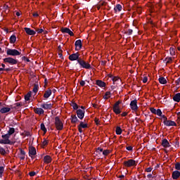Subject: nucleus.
<instances>
[{
    "label": "nucleus",
    "mask_w": 180,
    "mask_h": 180,
    "mask_svg": "<svg viewBox=\"0 0 180 180\" xmlns=\"http://www.w3.org/2000/svg\"><path fill=\"white\" fill-rule=\"evenodd\" d=\"M14 133H15V128L9 127V129L7 134L1 135L4 144H9L10 146H12L14 144L13 141H11L9 140V139H11V136H12V134H13Z\"/></svg>",
    "instance_id": "1"
},
{
    "label": "nucleus",
    "mask_w": 180,
    "mask_h": 180,
    "mask_svg": "<svg viewBox=\"0 0 180 180\" xmlns=\"http://www.w3.org/2000/svg\"><path fill=\"white\" fill-rule=\"evenodd\" d=\"M78 64L80 68H85L86 70H91V68H92L91 64L84 60L82 58H80V59L77 60V63L75 64V65H78Z\"/></svg>",
    "instance_id": "2"
},
{
    "label": "nucleus",
    "mask_w": 180,
    "mask_h": 180,
    "mask_svg": "<svg viewBox=\"0 0 180 180\" xmlns=\"http://www.w3.org/2000/svg\"><path fill=\"white\" fill-rule=\"evenodd\" d=\"M120 103H122V101L119 100L113 105V112L115 115H120L122 113V108L119 106Z\"/></svg>",
    "instance_id": "3"
},
{
    "label": "nucleus",
    "mask_w": 180,
    "mask_h": 180,
    "mask_svg": "<svg viewBox=\"0 0 180 180\" xmlns=\"http://www.w3.org/2000/svg\"><path fill=\"white\" fill-rule=\"evenodd\" d=\"M55 125L57 130H63V129H64V124H63V122L60 120V117H55Z\"/></svg>",
    "instance_id": "4"
},
{
    "label": "nucleus",
    "mask_w": 180,
    "mask_h": 180,
    "mask_svg": "<svg viewBox=\"0 0 180 180\" xmlns=\"http://www.w3.org/2000/svg\"><path fill=\"white\" fill-rule=\"evenodd\" d=\"M124 165L127 168H130L131 167H136V165H137V163L136 162V160L131 159L124 161Z\"/></svg>",
    "instance_id": "5"
},
{
    "label": "nucleus",
    "mask_w": 180,
    "mask_h": 180,
    "mask_svg": "<svg viewBox=\"0 0 180 180\" xmlns=\"http://www.w3.org/2000/svg\"><path fill=\"white\" fill-rule=\"evenodd\" d=\"M6 54L7 56H20V52H19V51L16 49H8L6 51Z\"/></svg>",
    "instance_id": "6"
},
{
    "label": "nucleus",
    "mask_w": 180,
    "mask_h": 180,
    "mask_svg": "<svg viewBox=\"0 0 180 180\" xmlns=\"http://www.w3.org/2000/svg\"><path fill=\"white\" fill-rule=\"evenodd\" d=\"M80 59H81V57H79V53L78 52L72 53L69 56V60L70 61H77V63H78V60Z\"/></svg>",
    "instance_id": "7"
},
{
    "label": "nucleus",
    "mask_w": 180,
    "mask_h": 180,
    "mask_svg": "<svg viewBox=\"0 0 180 180\" xmlns=\"http://www.w3.org/2000/svg\"><path fill=\"white\" fill-rule=\"evenodd\" d=\"M4 63H8V64H11V65H15L18 64V60L8 57L4 59Z\"/></svg>",
    "instance_id": "8"
},
{
    "label": "nucleus",
    "mask_w": 180,
    "mask_h": 180,
    "mask_svg": "<svg viewBox=\"0 0 180 180\" xmlns=\"http://www.w3.org/2000/svg\"><path fill=\"white\" fill-rule=\"evenodd\" d=\"M36 154H37V153L36 152V148H34L33 146H30L29 147V155L31 157L32 160H33L34 158V157H33V155H36Z\"/></svg>",
    "instance_id": "9"
},
{
    "label": "nucleus",
    "mask_w": 180,
    "mask_h": 180,
    "mask_svg": "<svg viewBox=\"0 0 180 180\" xmlns=\"http://www.w3.org/2000/svg\"><path fill=\"white\" fill-rule=\"evenodd\" d=\"M75 51H79L82 49V41L81 39H78L75 43Z\"/></svg>",
    "instance_id": "10"
},
{
    "label": "nucleus",
    "mask_w": 180,
    "mask_h": 180,
    "mask_svg": "<svg viewBox=\"0 0 180 180\" xmlns=\"http://www.w3.org/2000/svg\"><path fill=\"white\" fill-rule=\"evenodd\" d=\"M76 113H77V117L79 119H80L81 120H82V119H84V117L85 116V110L79 109L77 110Z\"/></svg>",
    "instance_id": "11"
},
{
    "label": "nucleus",
    "mask_w": 180,
    "mask_h": 180,
    "mask_svg": "<svg viewBox=\"0 0 180 180\" xmlns=\"http://www.w3.org/2000/svg\"><path fill=\"white\" fill-rule=\"evenodd\" d=\"M130 108L132 110H137L139 109V107L137 106V100H133L130 103Z\"/></svg>",
    "instance_id": "12"
},
{
    "label": "nucleus",
    "mask_w": 180,
    "mask_h": 180,
    "mask_svg": "<svg viewBox=\"0 0 180 180\" xmlns=\"http://www.w3.org/2000/svg\"><path fill=\"white\" fill-rule=\"evenodd\" d=\"M60 31L62 33H67L68 34H70V36H74V32L70 30L68 27H63L61 28Z\"/></svg>",
    "instance_id": "13"
},
{
    "label": "nucleus",
    "mask_w": 180,
    "mask_h": 180,
    "mask_svg": "<svg viewBox=\"0 0 180 180\" xmlns=\"http://www.w3.org/2000/svg\"><path fill=\"white\" fill-rule=\"evenodd\" d=\"M163 123H164L165 126H167V127L176 126V123L172 120H166L165 121H163Z\"/></svg>",
    "instance_id": "14"
},
{
    "label": "nucleus",
    "mask_w": 180,
    "mask_h": 180,
    "mask_svg": "<svg viewBox=\"0 0 180 180\" xmlns=\"http://www.w3.org/2000/svg\"><path fill=\"white\" fill-rule=\"evenodd\" d=\"M25 32L27 34H29L30 36H34L36 34V31L29 28V27H25L24 28Z\"/></svg>",
    "instance_id": "15"
},
{
    "label": "nucleus",
    "mask_w": 180,
    "mask_h": 180,
    "mask_svg": "<svg viewBox=\"0 0 180 180\" xmlns=\"http://www.w3.org/2000/svg\"><path fill=\"white\" fill-rule=\"evenodd\" d=\"M120 84H122V79H120V77L114 76L113 77V84L116 85V86H117V85H120Z\"/></svg>",
    "instance_id": "16"
},
{
    "label": "nucleus",
    "mask_w": 180,
    "mask_h": 180,
    "mask_svg": "<svg viewBox=\"0 0 180 180\" xmlns=\"http://www.w3.org/2000/svg\"><path fill=\"white\" fill-rule=\"evenodd\" d=\"M51 94H53V92L51 91V89H48L46 91H45L44 94V98L45 99H49V98H50V96H51Z\"/></svg>",
    "instance_id": "17"
},
{
    "label": "nucleus",
    "mask_w": 180,
    "mask_h": 180,
    "mask_svg": "<svg viewBox=\"0 0 180 180\" xmlns=\"http://www.w3.org/2000/svg\"><path fill=\"white\" fill-rule=\"evenodd\" d=\"M41 108H42V109H44L45 110H47L49 109L50 110V109H51V108H53V104L43 103L41 105Z\"/></svg>",
    "instance_id": "18"
},
{
    "label": "nucleus",
    "mask_w": 180,
    "mask_h": 180,
    "mask_svg": "<svg viewBox=\"0 0 180 180\" xmlns=\"http://www.w3.org/2000/svg\"><path fill=\"white\" fill-rule=\"evenodd\" d=\"M162 146L165 148H169V147H171V145H169V142L165 139L162 141Z\"/></svg>",
    "instance_id": "19"
},
{
    "label": "nucleus",
    "mask_w": 180,
    "mask_h": 180,
    "mask_svg": "<svg viewBox=\"0 0 180 180\" xmlns=\"http://www.w3.org/2000/svg\"><path fill=\"white\" fill-rule=\"evenodd\" d=\"M172 176L174 179H178L180 176V172L178 170L174 171L172 174Z\"/></svg>",
    "instance_id": "20"
},
{
    "label": "nucleus",
    "mask_w": 180,
    "mask_h": 180,
    "mask_svg": "<svg viewBox=\"0 0 180 180\" xmlns=\"http://www.w3.org/2000/svg\"><path fill=\"white\" fill-rule=\"evenodd\" d=\"M96 85H98V86H100V88H103L106 86V83H105L102 80H96Z\"/></svg>",
    "instance_id": "21"
},
{
    "label": "nucleus",
    "mask_w": 180,
    "mask_h": 180,
    "mask_svg": "<svg viewBox=\"0 0 180 180\" xmlns=\"http://www.w3.org/2000/svg\"><path fill=\"white\" fill-rule=\"evenodd\" d=\"M34 112L37 113V115H44V110H43L41 108H35Z\"/></svg>",
    "instance_id": "22"
},
{
    "label": "nucleus",
    "mask_w": 180,
    "mask_h": 180,
    "mask_svg": "<svg viewBox=\"0 0 180 180\" xmlns=\"http://www.w3.org/2000/svg\"><path fill=\"white\" fill-rule=\"evenodd\" d=\"M122 5L120 4H117L115 8H114V11L115 13H118L119 12H122Z\"/></svg>",
    "instance_id": "23"
},
{
    "label": "nucleus",
    "mask_w": 180,
    "mask_h": 180,
    "mask_svg": "<svg viewBox=\"0 0 180 180\" xmlns=\"http://www.w3.org/2000/svg\"><path fill=\"white\" fill-rule=\"evenodd\" d=\"M52 159H51V156L50 155H46L44 158V162H45V164H50V162H51Z\"/></svg>",
    "instance_id": "24"
},
{
    "label": "nucleus",
    "mask_w": 180,
    "mask_h": 180,
    "mask_svg": "<svg viewBox=\"0 0 180 180\" xmlns=\"http://www.w3.org/2000/svg\"><path fill=\"white\" fill-rule=\"evenodd\" d=\"M11 112V108H8V107H4L0 109V112L1 113H8Z\"/></svg>",
    "instance_id": "25"
},
{
    "label": "nucleus",
    "mask_w": 180,
    "mask_h": 180,
    "mask_svg": "<svg viewBox=\"0 0 180 180\" xmlns=\"http://www.w3.org/2000/svg\"><path fill=\"white\" fill-rule=\"evenodd\" d=\"M10 43L11 44H15L16 43V35L13 34L10 37Z\"/></svg>",
    "instance_id": "26"
},
{
    "label": "nucleus",
    "mask_w": 180,
    "mask_h": 180,
    "mask_svg": "<svg viewBox=\"0 0 180 180\" xmlns=\"http://www.w3.org/2000/svg\"><path fill=\"white\" fill-rule=\"evenodd\" d=\"M173 101H174V102L180 101V93H177L174 95V96L173 97Z\"/></svg>",
    "instance_id": "27"
},
{
    "label": "nucleus",
    "mask_w": 180,
    "mask_h": 180,
    "mask_svg": "<svg viewBox=\"0 0 180 180\" xmlns=\"http://www.w3.org/2000/svg\"><path fill=\"white\" fill-rule=\"evenodd\" d=\"M77 122H80L77 115H71V123H77Z\"/></svg>",
    "instance_id": "28"
},
{
    "label": "nucleus",
    "mask_w": 180,
    "mask_h": 180,
    "mask_svg": "<svg viewBox=\"0 0 180 180\" xmlns=\"http://www.w3.org/2000/svg\"><path fill=\"white\" fill-rule=\"evenodd\" d=\"M123 130L122 129V128L119 126L116 127L115 129V133L116 134H117L118 136H120V134H122Z\"/></svg>",
    "instance_id": "29"
},
{
    "label": "nucleus",
    "mask_w": 180,
    "mask_h": 180,
    "mask_svg": "<svg viewBox=\"0 0 180 180\" xmlns=\"http://www.w3.org/2000/svg\"><path fill=\"white\" fill-rule=\"evenodd\" d=\"M79 123H80L79 124V127H81L82 129H88V124L87 123L84 124V122H82V121H80Z\"/></svg>",
    "instance_id": "30"
},
{
    "label": "nucleus",
    "mask_w": 180,
    "mask_h": 180,
    "mask_svg": "<svg viewBox=\"0 0 180 180\" xmlns=\"http://www.w3.org/2000/svg\"><path fill=\"white\" fill-rule=\"evenodd\" d=\"M159 82L160 84H167V79L164 77H161L159 78Z\"/></svg>",
    "instance_id": "31"
},
{
    "label": "nucleus",
    "mask_w": 180,
    "mask_h": 180,
    "mask_svg": "<svg viewBox=\"0 0 180 180\" xmlns=\"http://www.w3.org/2000/svg\"><path fill=\"white\" fill-rule=\"evenodd\" d=\"M32 91L34 92V94H37V92L39 91V83L34 85Z\"/></svg>",
    "instance_id": "32"
},
{
    "label": "nucleus",
    "mask_w": 180,
    "mask_h": 180,
    "mask_svg": "<svg viewBox=\"0 0 180 180\" xmlns=\"http://www.w3.org/2000/svg\"><path fill=\"white\" fill-rule=\"evenodd\" d=\"M40 127H41V130H42L44 134H46L47 133V129L46 128V126L44 125V124L41 123L40 125Z\"/></svg>",
    "instance_id": "33"
},
{
    "label": "nucleus",
    "mask_w": 180,
    "mask_h": 180,
    "mask_svg": "<svg viewBox=\"0 0 180 180\" xmlns=\"http://www.w3.org/2000/svg\"><path fill=\"white\" fill-rule=\"evenodd\" d=\"M32 96V91L28 92L25 96V99L26 101H30V97Z\"/></svg>",
    "instance_id": "34"
},
{
    "label": "nucleus",
    "mask_w": 180,
    "mask_h": 180,
    "mask_svg": "<svg viewBox=\"0 0 180 180\" xmlns=\"http://www.w3.org/2000/svg\"><path fill=\"white\" fill-rule=\"evenodd\" d=\"M164 61H166V64H169V63H172V58L167 57Z\"/></svg>",
    "instance_id": "35"
},
{
    "label": "nucleus",
    "mask_w": 180,
    "mask_h": 180,
    "mask_svg": "<svg viewBox=\"0 0 180 180\" xmlns=\"http://www.w3.org/2000/svg\"><path fill=\"white\" fill-rule=\"evenodd\" d=\"M0 154L1 155H6V150L3 147L0 146Z\"/></svg>",
    "instance_id": "36"
},
{
    "label": "nucleus",
    "mask_w": 180,
    "mask_h": 180,
    "mask_svg": "<svg viewBox=\"0 0 180 180\" xmlns=\"http://www.w3.org/2000/svg\"><path fill=\"white\" fill-rule=\"evenodd\" d=\"M104 99H109L110 98V91L105 92V94L103 96Z\"/></svg>",
    "instance_id": "37"
},
{
    "label": "nucleus",
    "mask_w": 180,
    "mask_h": 180,
    "mask_svg": "<svg viewBox=\"0 0 180 180\" xmlns=\"http://www.w3.org/2000/svg\"><path fill=\"white\" fill-rule=\"evenodd\" d=\"M71 106L73 108V109L75 110H77V109H78V104H77L75 102H72V104H71Z\"/></svg>",
    "instance_id": "38"
},
{
    "label": "nucleus",
    "mask_w": 180,
    "mask_h": 180,
    "mask_svg": "<svg viewBox=\"0 0 180 180\" xmlns=\"http://www.w3.org/2000/svg\"><path fill=\"white\" fill-rule=\"evenodd\" d=\"M111 151L112 150H104L103 151V155H104V156L108 155V154H110Z\"/></svg>",
    "instance_id": "39"
},
{
    "label": "nucleus",
    "mask_w": 180,
    "mask_h": 180,
    "mask_svg": "<svg viewBox=\"0 0 180 180\" xmlns=\"http://www.w3.org/2000/svg\"><path fill=\"white\" fill-rule=\"evenodd\" d=\"M155 115H157L158 116H162V111H161V109H158L156 110V112Z\"/></svg>",
    "instance_id": "40"
},
{
    "label": "nucleus",
    "mask_w": 180,
    "mask_h": 180,
    "mask_svg": "<svg viewBox=\"0 0 180 180\" xmlns=\"http://www.w3.org/2000/svg\"><path fill=\"white\" fill-rule=\"evenodd\" d=\"M169 51L172 56H175V48L171 47Z\"/></svg>",
    "instance_id": "41"
},
{
    "label": "nucleus",
    "mask_w": 180,
    "mask_h": 180,
    "mask_svg": "<svg viewBox=\"0 0 180 180\" xmlns=\"http://www.w3.org/2000/svg\"><path fill=\"white\" fill-rule=\"evenodd\" d=\"M97 154H103V148H98L96 150Z\"/></svg>",
    "instance_id": "42"
},
{
    "label": "nucleus",
    "mask_w": 180,
    "mask_h": 180,
    "mask_svg": "<svg viewBox=\"0 0 180 180\" xmlns=\"http://www.w3.org/2000/svg\"><path fill=\"white\" fill-rule=\"evenodd\" d=\"M174 167L176 171H180V162H176L174 165Z\"/></svg>",
    "instance_id": "43"
},
{
    "label": "nucleus",
    "mask_w": 180,
    "mask_h": 180,
    "mask_svg": "<svg viewBox=\"0 0 180 180\" xmlns=\"http://www.w3.org/2000/svg\"><path fill=\"white\" fill-rule=\"evenodd\" d=\"M4 171H5V169L4 167H0V178H2V175L4 174Z\"/></svg>",
    "instance_id": "44"
},
{
    "label": "nucleus",
    "mask_w": 180,
    "mask_h": 180,
    "mask_svg": "<svg viewBox=\"0 0 180 180\" xmlns=\"http://www.w3.org/2000/svg\"><path fill=\"white\" fill-rule=\"evenodd\" d=\"M175 147H179V138L176 139V141L174 142Z\"/></svg>",
    "instance_id": "45"
},
{
    "label": "nucleus",
    "mask_w": 180,
    "mask_h": 180,
    "mask_svg": "<svg viewBox=\"0 0 180 180\" xmlns=\"http://www.w3.org/2000/svg\"><path fill=\"white\" fill-rule=\"evenodd\" d=\"M127 34H128V36H131V34H133V30L129 29L127 32Z\"/></svg>",
    "instance_id": "46"
},
{
    "label": "nucleus",
    "mask_w": 180,
    "mask_h": 180,
    "mask_svg": "<svg viewBox=\"0 0 180 180\" xmlns=\"http://www.w3.org/2000/svg\"><path fill=\"white\" fill-rule=\"evenodd\" d=\"M150 110L151 113H153V115H155V113L157 112V110L154 108H150Z\"/></svg>",
    "instance_id": "47"
},
{
    "label": "nucleus",
    "mask_w": 180,
    "mask_h": 180,
    "mask_svg": "<svg viewBox=\"0 0 180 180\" xmlns=\"http://www.w3.org/2000/svg\"><path fill=\"white\" fill-rule=\"evenodd\" d=\"M94 122H95V123H96V124L97 126H99L100 122H101V121H99V119L96 118V119L94 120Z\"/></svg>",
    "instance_id": "48"
},
{
    "label": "nucleus",
    "mask_w": 180,
    "mask_h": 180,
    "mask_svg": "<svg viewBox=\"0 0 180 180\" xmlns=\"http://www.w3.org/2000/svg\"><path fill=\"white\" fill-rule=\"evenodd\" d=\"M20 155H26V152H25L23 149L20 148Z\"/></svg>",
    "instance_id": "49"
},
{
    "label": "nucleus",
    "mask_w": 180,
    "mask_h": 180,
    "mask_svg": "<svg viewBox=\"0 0 180 180\" xmlns=\"http://www.w3.org/2000/svg\"><path fill=\"white\" fill-rule=\"evenodd\" d=\"M160 117H162L163 122H166V120H168V118L165 115H162Z\"/></svg>",
    "instance_id": "50"
},
{
    "label": "nucleus",
    "mask_w": 180,
    "mask_h": 180,
    "mask_svg": "<svg viewBox=\"0 0 180 180\" xmlns=\"http://www.w3.org/2000/svg\"><path fill=\"white\" fill-rule=\"evenodd\" d=\"M43 146H47L49 144V141L44 139V141L42 142Z\"/></svg>",
    "instance_id": "51"
},
{
    "label": "nucleus",
    "mask_w": 180,
    "mask_h": 180,
    "mask_svg": "<svg viewBox=\"0 0 180 180\" xmlns=\"http://www.w3.org/2000/svg\"><path fill=\"white\" fill-rule=\"evenodd\" d=\"M142 81L143 84H146L147 81H148V78L147 77H144Z\"/></svg>",
    "instance_id": "52"
},
{
    "label": "nucleus",
    "mask_w": 180,
    "mask_h": 180,
    "mask_svg": "<svg viewBox=\"0 0 180 180\" xmlns=\"http://www.w3.org/2000/svg\"><path fill=\"white\" fill-rule=\"evenodd\" d=\"M37 32L38 34H40V33H43V32H44V30L43 29H37Z\"/></svg>",
    "instance_id": "53"
},
{
    "label": "nucleus",
    "mask_w": 180,
    "mask_h": 180,
    "mask_svg": "<svg viewBox=\"0 0 180 180\" xmlns=\"http://www.w3.org/2000/svg\"><path fill=\"white\" fill-rule=\"evenodd\" d=\"M127 150L128 151H133V146H127Z\"/></svg>",
    "instance_id": "54"
},
{
    "label": "nucleus",
    "mask_w": 180,
    "mask_h": 180,
    "mask_svg": "<svg viewBox=\"0 0 180 180\" xmlns=\"http://www.w3.org/2000/svg\"><path fill=\"white\" fill-rule=\"evenodd\" d=\"M30 176H34L36 175V173L34 172H30L29 173Z\"/></svg>",
    "instance_id": "55"
},
{
    "label": "nucleus",
    "mask_w": 180,
    "mask_h": 180,
    "mask_svg": "<svg viewBox=\"0 0 180 180\" xmlns=\"http://www.w3.org/2000/svg\"><path fill=\"white\" fill-rule=\"evenodd\" d=\"M98 5H99V6H105V5H106V3H105V2H103V1H102V2H100L99 4H98Z\"/></svg>",
    "instance_id": "56"
},
{
    "label": "nucleus",
    "mask_w": 180,
    "mask_h": 180,
    "mask_svg": "<svg viewBox=\"0 0 180 180\" xmlns=\"http://www.w3.org/2000/svg\"><path fill=\"white\" fill-rule=\"evenodd\" d=\"M108 77L110 78V81H113V75H112V74H108Z\"/></svg>",
    "instance_id": "57"
},
{
    "label": "nucleus",
    "mask_w": 180,
    "mask_h": 180,
    "mask_svg": "<svg viewBox=\"0 0 180 180\" xmlns=\"http://www.w3.org/2000/svg\"><path fill=\"white\" fill-rule=\"evenodd\" d=\"M127 115V112H123L122 114H121V116L122 117H126V116Z\"/></svg>",
    "instance_id": "58"
},
{
    "label": "nucleus",
    "mask_w": 180,
    "mask_h": 180,
    "mask_svg": "<svg viewBox=\"0 0 180 180\" xmlns=\"http://www.w3.org/2000/svg\"><path fill=\"white\" fill-rule=\"evenodd\" d=\"M146 172H151V171H153V168L151 167H148L146 169Z\"/></svg>",
    "instance_id": "59"
},
{
    "label": "nucleus",
    "mask_w": 180,
    "mask_h": 180,
    "mask_svg": "<svg viewBox=\"0 0 180 180\" xmlns=\"http://www.w3.org/2000/svg\"><path fill=\"white\" fill-rule=\"evenodd\" d=\"M80 85H81V86H85V81L82 80V81L80 82Z\"/></svg>",
    "instance_id": "60"
},
{
    "label": "nucleus",
    "mask_w": 180,
    "mask_h": 180,
    "mask_svg": "<svg viewBox=\"0 0 180 180\" xmlns=\"http://www.w3.org/2000/svg\"><path fill=\"white\" fill-rule=\"evenodd\" d=\"M58 56L60 58H64V57L63 56V52H58Z\"/></svg>",
    "instance_id": "61"
},
{
    "label": "nucleus",
    "mask_w": 180,
    "mask_h": 180,
    "mask_svg": "<svg viewBox=\"0 0 180 180\" xmlns=\"http://www.w3.org/2000/svg\"><path fill=\"white\" fill-rule=\"evenodd\" d=\"M14 105L16 107L22 106V103H15Z\"/></svg>",
    "instance_id": "62"
},
{
    "label": "nucleus",
    "mask_w": 180,
    "mask_h": 180,
    "mask_svg": "<svg viewBox=\"0 0 180 180\" xmlns=\"http://www.w3.org/2000/svg\"><path fill=\"white\" fill-rule=\"evenodd\" d=\"M58 51H60V53H63V49H61V45H59L58 46Z\"/></svg>",
    "instance_id": "63"
},
{
    "label": "nucleus",
    "mask_w": 180,
    "mask_h": 180,
    "mask_svg": "<svg viewBox=\"0 0 180 180\" xmlns=\"http://www.w3.org/2000/svg\"><path fill=\"white\" fill-rule=\"evenodd\" d=\"M106 64V61H105V60H102L101 62V65L103 67Z\"/></svg>",
    "instance_id": "64"
}]
</instances>
